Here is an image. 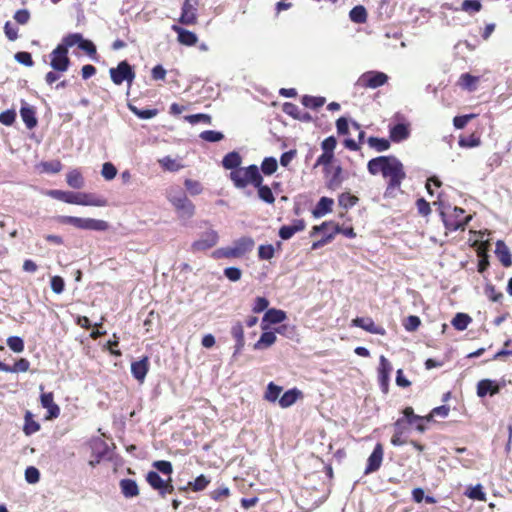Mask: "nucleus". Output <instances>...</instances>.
<instances>
[{"instance_id": "nucleus-5", "label": "nucleus", "mask_w": 512, "mask_h": 512, "mask_svg": "<svg viewBox=\"0 0 512 512\" xmlns=\"http://www.w3.org/2000/svg\"><path fill=\"white\" fill-rule=\"evenodd\" d=\"M59 221L63 224H70L76 228L83 229V230L105 231L109 227V225L106 221L93 219V218L61 216L59 218Z\"/></svg>"}, {"instance_id": "nucleus-30", "label": "nucleus", "mask_w": 512, "mask_h": 512, "mask_svg": "<svg viewBox=\"0 0 512 512\" xmlns=\"http://www.w3.org/2000/svg\"><path fill=\"white\" fill-rule=\"evenodd\" d=\"M301 395V392L297 389H291L286 391L279 399V405L282 408H288L292 406Z\"/></svg>"}, {"instance_id": "nucleus-40", "label": "nucleus", "mask_w": 512, "mask_h": 512, "mask_svg": "<svg viewBox=\"0 0 512 512\" xmlns=\"http://www.w3.org/2000/svg\"><path fill=\"white\" fill-rule=\"evenodd\" d=\"M368 144L378 152L386 151L390 147L389 140L377 137H370L368 139Z\"/></svg>"}, {"instance_id": "nucleus-32", "label": "nucleus", "mask_w": 512, "mask_h": 512, "mask_svg": "<svg viewBox=\"0 0 512 512\" xmlns=\"http://www.w3.org/2000/svg\"><path fill=\"white\" fill-rule=\"evenodd\" d=\"M40 430V424L33 420L31 412L27 411L25 414V423L23 432L30 436Z\"/></svg>"}, {"instance_id": "nucleus-48", "label": "nucleus", "mask_w": 512, "mask_h": 512, "mask_svg": "<svg viewBox=\"0 0 512 512\" xmlns=\"http://www.w3.org/2000/svg\"><path fill=\"white\" fill-rule=\"evenodd\" d=\"M101 174L106 180H112L117 175V169L112 163L106 162L102 166Z\"/></svg>"}, {"instance_id": "nucleus-39", "label": "nucleus", "mask_w": 512, "mask_h": 512, "mask_svg": "<svg viewBox=\"0 0 512 512\" xmlns=\"http://www.w3.org/2000/svg\"><path fill=\"white\" fill-rule=\"evenodd\" d=\"M350 19L355 23H364L367 19V12L363 6H355L349 13Z\"/></svg>"}, {"instance_id": "nucleus-16", "label": "nucleus", "mask_w": 512, "mask_h": 512, "mask_svg": "<svg viewBox=\"0 0 512 512\" xmlns=\"http://www.w3.org/2000/svg\"><path fill=\"white\" fill-rule=\"evenodd\" d=\"M149 370V359L144 357L139 361H135L131 364V373L133 377L143 383Z\"/></svg>"}, {"instance_id": "nucleus-41", "label": "nucleus", "mask_w": 512, "mask_h": 512, "mask_svg": "<svg viewBox=\"0 0 512 512\" xmlns=\"http://www.w3.org/2000/svg\"><path fill=\"white\" fill-rule=\"evenodd\" d=\"M278 167L277 160L274 157H266L261 164V171L265 175H272Z\"/></svg>"}, {"instance_id": "nucleus-26", "label": "nucleus", "mask_w": 512, "mask_h": 512, "mask_svg": "<svg viewBox=\"0 0 512 512\" xmlns=\"http://www.w3.org/2000/svg\"><path fill=\"white\" fill-rule=\"evenodd\" d=\"M495 253L503 266L510 267L512 265V257L510 251L502 241H498L496 243Z\"/></svg>"}, {"instance_id": "nucleus-37", "label": "nucleus", "mask_w": 512, "mask_h": 512, "mask_svg": "<svg viewBox=\"0 0 512 512\" xmlns=\"http://www.w3.org/2000/svg\"><path fill=\"white\" fill-rule=\"evenodd\" d=\"M159 164L162 168L171 172H176L183 168L181 163L169 156L161 158Z\"/></svg>"}, {"instance_id": "nucleus-34", "label": "nucleus", "mask_w": 512, "mask_h": 512, "mask_svg": "<svg viewBox=\"0 0 512 512\" xmlns=\"http://www.w3.org/2000/svg\"><path fill=\"white\" fill-rule=\"evenodd\" d=\"M254 187L257 188L258 196L262 201L268 204L274 203L275 197L270 187L263 185L262 182H260V185H254Z\"/></svg>"}, {"instance_id": "nucleus-46", "label": "nucleus", "mask_w": 512, "mask_h": 512, "mask_svg": "<svg viewBox=\"0 0 512 512\" xmlns=\"http://www.w3.org/2000/svg\"><path fill=\"white\" fill-rule=\"evenodd\" d=\"M200 138L207 142H219L224 138V135L219 131L206 130L200 133Z\"/></svg>"}, {"instance_id": "nucleus-31", "label": "nucleus", "mask_w": 512, "mask_h": 512, "mask_svg": "<svg viewBox=\"0 0 512 512\" xmlns=\"http://www.w3.org/2000/svg\"><path fill=\"white\" fill-rule=\"evenodd\" d=\"M276 335L273 332H263L259 340L254 344L255 350H262L272 346L276 342Z\"/></svg>"}, {"instance_id": "nucleus-35", "label": "nucleus", "mask_w": 512, "mask_h": 512, "mask_svg": "<svg viewBox=\"0 0 512 512\" xmlns=\"http://www.w3.org/2000/svg\"><path fill=\"white\" fill-rule=\"evenodd\" d=\"M326 102V99L324 97H316V96H309L305 95L302 97V104L306 108L310 109H317L322 107Z\"/></svg>"}, {"instance_id": "nucleus-63", "label": "nucleus", "mask_w": 512, "mask_h": 512, "mask_svg": "<svg viewBox=\"0 0 512 512\" xmlns=\"http://www.w3.org/2000/svg\"><path fill=\"white\" fill-rule=\"evenodd\" d=\"M224 275L233 282L240 280L242 272L239 268L228 267L224 270Z\"/></svg>"}, {"instance_id": "nucleus-33", "label": "nucleus", "mask_w": 512, "mask_h": 512, "mask_svg": "<svg viewBox=\"0 0 512 512\" xmlns=\"http://www.w3.org/2000/svg\"><path fill=\"white\" fill-rule=\"evenodd\" d=\"M67 184L74 189L84 187V179L78 170H72L67 174Z\"/></svg>"}, {"instance_id": "nucleus-61", "label": "nucleus", "mask_w": 512, "mask_h": 512, "mask_svg": "<svg viewBox=\"0 0 512 512\" xmlns=\"http://www.w3.org/2000/svg\"><path fill=\"white\" fill-rule=\"evenodd\" d=\"M269 306V301L265 297H257L255 299L254 305L252 307V311L254 313H260L266 310Z\"/></svg>"}, {"instance_id": "nucleus-3", "label": "nucleus", "mask_w": 512, "mask_h": 512, "mask_svg": "<svg viewBox=\"0 0 512 512\" xmlns=\"http://www.w3.org/2000/svg\"><path fill=\"white\" fill-rule=\"evenodd\" d=\"M229 178L238 189H244L248 185H260V182H263V177L258 166L254 164L232 170L229 174Z\"/></svg>"}, {"instance_id": "nucleus-23", "label": "nucleus", "mask_w": 512, "mask_h": 512, "mask_svg": "<svg viewBox=\"0 0 512 512\" xmlns=\"http://www.w3.org/2000/svg\"><path fill=\"white\" fill-rule=\"evenodd\" d=\"M179 21L184 25H192L196 22V9L190 0H185Z\"/></svg>"}, {"instance_id": "nucleus-15", "label": "nucleus", "mask_w": 512, "mask_h": 512, "mask_svg": "<svg viewBox=\"0 0 512 512\" xmlns=\"http://www.w3.org/2000/svg\"><path fill=\"white\" fill-rule=\"evenodd\" d=\"M383 460V449L381 444H377L368 458L367 467L365 469V474H370L372 472L377 471Z\"/></svg>"}, {"instance_id": "nucleus-18", "label": "nucleus", "mask_w": 512, "mask_h": 512, "mask_svg": "<svg viewBox=\"0 0 512 512\" xmlns=\"http://www.w3.org/2000/svg\"><path fill=\"white\" fill-rule=\"evenodd\" d=\"M253 247L254 240L251 237H241L240 239L236 240L231 247L233 249L231 254L235 255V257H240L251 251Z\"/></svg>"}, {"instance_id": "nucleus-49", "label": "nucleus", "mask_w": 512, "mask_h": 512, "mask_svg": "<svg viewBox=\"0 0 512 512\" xmlns=\"http://www.w3.org/2000/svg\"><path fill=\"white\" fill-rule=\"evenodd\" d=\"M184 185L187 191L193 196L200 194L203 190L202 185L195 180L186 179Z\"/></svg>"}, {"instance_id": "nucleus-22", "label": "nucleus", "mask_w": 512, "mask_h": 512, "mask_svg": "<svg viewBox=\"0 0 512 512\" xmlns=\"http://www.w3.org/2000/svg\"><path fill=\"white\" fill-rule=\"evenodd\" d=\"M305 223L301 219L295 220L291 225L282 226L279 230V236L283 240H288L297 232L304 230Z\"/></svg>"}, {"instance_id": "nucleus-50", "label": "nucleus", "mask_w": 512, "mask_h": 512, "mask_svg": "<svg viewBox=\"0 0 512 512\" xmlns=\"http://www.w3.org/2000/svg\"><path fill=\"white\" fill-rule=\"evenodd\" d=\"M274 247L270 244L260 245L258 248V256L262 260H270L274 256Z\"/></svg>"}, {"instance_id": "nucleus-1", "label": "nucleus", "mask_w": 512, "mask_h": 512, "mask_svg": "<svg viewBox=\"0 0 512 512\" xmlns=\"http://www.w3.org/2000/svg\"><path fill=\"white\" fill-rule=\"evenodd\" d=\"M371 175L381 174L387 179L385 197H395L401 191L400 187L406 178V172L402 162L395 156H379L371 159L367 164Z\"/></svg>"}, {"instance_id": "nucleus-56", "label": "nucleus", "mask_w": 512, "mask_h": 512, "mask_svg": "<svg viewBox=\"0 0 512 512\" xmlns=\"http://www.w3.org/2000/svg\"><path fill=\"white\" fill-rule=\"evenodd\" d=\"M421 321L418 316L411 315L405 319L404 327L407 331H415L420 326Z\"/></svg>"}, {"instance_id": "nucleus-9", "label": "nucleus", "mask_w": 512, "mask_h": 512, "mask_svg": "<svg viewBox=\"0 0 512 512\" xmlns=\"http://www.w3.org/2000/svg\"><path fill=\"white\" fill-rule=\"evenodd\" d=\"M70 65L68 50L66 46H57L50 53V66L57 72H66Z\"/></svg>"}, {"instance_id": "nucleus-45", "label": "nucleus", "mask_w": 512, "mask_h": 512, "mask_svg": "<svg viewBox=\"0 0 512 512\" xmlns=\"http://www.w3.org/2000/svg\"><path fill=\"white\" fill-rule=\"evenodd\" d=\"M313 230L315 232H323L328 236L330 233H333V235L338 233L339 226L333 222H324L320 226H315Z\"/></svg>"}, {"instance_id": "nucleus-60", "label": "nucleus", "mask_w": 512, "mask_h": 512, "mask_svg": "<svg viewBox=\"0 0 512 512\" xmlns=\"http://www.w3.org/2000/svg\"><path fill=\"white\" fill-rule=\"evenodd\" d=\"M43 171L48 173H58L62 169V165L59 161H50L41 163Z\"/></svg>"}, {"instance_id": "nucleus-17", "label": "nucleus", "mask_w": 512, "mask_h": 512, "mask_svg": "<svg viewBox=\"0 0 512 512\" xmlns=\"http://www.w3.org/2000/svg\"><path fill=\"white\" fill-rule=\"evenodd\" d=\"M20 115L28 129H32L37 125L36 112L33 106H30L24 100L21 101Z\"/></svg>"}, {"instance_id": "nucleus-62", "label": "nucleus", "mask_w": 512, "mask_h": 512, "mask_svg": "<svg viewBox=\"0 0 512 512\" xmlns=\"http://www.w3.org/2000/svg\"><path fill=\"white\" fill-rule=\"evenodd\" d=\"M485 295L493 302H498L503 297V294L496 291L495 287L492 285H487L485 287Z\"/></svg>"}, {"instance_id": "nucleus-11", "label": "nucleus", "mask_w": 512, "mask_h": 512, "mask_svg": "<svg viewBox=\"0 0 512 512\" xmlns=\"http://www.w3.org/2000/svg\"><path fill=\"white\" fill-rule=\"evenodd\" d=\"M404 418L406 419L407 424L412 425L419 432H424L426 430V423L431 421V415L428 416H419L416 415L413 411V408L406 407L403 410Z\"/></svg>"}, {"instance_id": "nucleus-55", "label": "nucleus", "mask_w": 512, "mask_h": 512, "mask_svg": "<svg viewBox=\"0 0 512 512\" xmlns=\"http://www.w3.org/2000/svg\"><path fill=\"white\" fill-rule=\"evenodd\" d=\"M16 118V112L14 110H6L0 113V123L6 126H10L14 123Z\"/></svg>"}, {"instance_id": "nucleus-8", "label": "nucleus", "mask_w": 512, "mask_h": 512, "mask_svg": "<svg viewBox=\"0 0 512 512\" xmlns=\"http://www.w3.org/2000/svg\"><path fill=\"white\" fill-rule=\"evenodd\" d=\"M388 81V76L379 71H368L363 73L357 80V85L363 88L376 89Z\"/></svg>"}, {"instance_id": "nucleus-52", "label": "nucleus", "mask_w": 512, "mask_h": 512, "mask_svg": "<svg viewBox=\"0 0 512 512\" xmlns=\"http://www.w3.org/2000/svg\"><path fill=\"white\" fill-rule=\"evenodd\" d=\"M209 482L210 481L204 475H200L193 482H189L188 485L192 487L194 491H202L208 486Z\"/></svg>"}, {"instance_id": "nucleus-36", "label": "nucleus", "mask_w": 512, "mask_h": 512, "mask_svg": "<svg viewBox=\"0 0 512 512\" xmlns=\"http://www.w3.org/2000/svg\"><path fill=\"white\" fill-rule=\"evenodd\" d=\"M471 322L470 316L464 313H457L452 319V325L456 330H465Z\"/></svg>"}, {"instance_id": "nucleus-13", "label": "nucleus", "mask_w": 512, "mask_h": 512, "mask_svg": "<svg viewBox=\"0 0 512 512\" xmlns=\"http://www.w3.org/2000/svg\"><path fill=\"white\" fill-rule=\"evenodd\" d=\"M41 405L47 409L48 415L46 419H55L60 414L59 406L54 403V397L51 392L42 393L40 396Z\"/></svg>"}, {"instance_id": "nucleus-38", "label": "nucleus", "mask_w": 512, "mask_h": 512, "mask_svg": "<svg viewBox=\"0 0 512 512\" xmlns=\"http://www.w3.org/2000/svg\"><path fill=\"white\" fill-rule=\"evenodd\" d=\"M146 480L148 484L154 489L159 491L160 488L163 487V484L166 482V480L162 479L158 472L156 471H149L146 475Z\"/></svg>"}, {"instance_id": "nucleus-59", "label": "nucleus", "mask_w": 512, "mask_h": 512, "mask_svg": "<svg viewBox=\"0 0 512 512\" xmlns=\"http://www.w3.org/2000/svg\"><path fill=\"white\" fill-rule=\"evenodd\" d=\"M283 111L287 114L292 116L293 118H301V110L299 107L293 103H285L283 105Z\"/></svg>"}, {"instance_id": "nucleus-64", "label": "nucleus", "mask_w": 512, "mask_h": 512, "mask_svg": "<svg viewBox=\"0 0 512 512\" xmlns=\"http://www.w3.org/2000/svg\"><path fill=\"white\" fill-rule=\"evenodd\" d=\"M4 33L11 41H15L18 38V28L13 26L9 21L5 23Z\"/></svg>"}, {"instance_id": "nucleus-6", "label": "nucleus", "mask_w": 512, "mask_h": 512, "mask_svg": "<svg viewBox=\"0 0 512 512\" xmlns=\"http://www.w3.org/2000/svg\"><path fill=\"white\" fill-rule=\"evenodd\" d=\"M442 220L447 230L456 231L464 230L470 217L464 216V210L458 207H454L451 214L441 212Z\"/></svg>"}, {"instance_id": "nucleus-4", "label": "nucleus", "mask_w": 512, "mask_h": 512, "mask_svg": "<svg viewBox=\"0 0 512 512\" xmlns=\"http://www.w3.org/2000/svg\"><path fill=\"white\" fill-rule=\"evenodd\" d=\"M166 196L178 213L179 218L190 219L194 216L195 206L180 187H170Z\"/></svg>"}, {"instance_id": "nucleus-54", "label": "nucleus", "mask_w": 512, "mask_h": 512, "mask_svg": "<svg viewBox=\"0 0 512 512\" xmlns=\"http://www.w3.org/2000/svg\"><path fill=\"white\" fill-rule=\"evenodd\" d=\"M25 479L28 483L34 484L37 483L40 479L39 470L33 466L26 468L25 470Z\"/></svg>"}, {"instance_id": "nucleus-19", "label": "nucleus", "mask_w": 512, "mask_h": 512, "mask_svg": "<svg viewBox=\"0 0 512 512\" xmlns=\"http://www.w3.org/2000/svg\"><path fill=\"white\" fill-rule=\"evenodd\" d=\"M410 136V125L408 123H398L390 127V138L393 142H401Z\"/></svg>"}, {"instance_id": "nucleus-51", "label": "nucleus", "mask_w": 512, "mask_h": 512, "mask_svg": "<svg viewBox=\"0 0 512 512\" xmlns=\"http://www.w3.org/2000/svg\"><path fill=\"white\" fill-rule=\"evenodd\" d=\"M467 496L470 499L486 501V494L483 492L482 486L480 484L472 487L467 493Z\"/></svg>"}, {"instance_id": "nucleus-14", "label": "nucleus", "mask_w": 512, "mask_h": 512, "mask_svg": "<svg viewBox=\"0 0 512 512\" xmlns=\"http://www.w3.org/2000/svg\"><path fill=\"white\" fill-rule=\"evenodd\" d=\"M352 324L372 334L383 335L385 333L384 328L377 326L370 317H357Z\"/></svg>"}, {"instance_id": "nucleus-12", "label": "nucleus", "mask_w": 512, "mask_h": 512, "mask_svg": "<svg viewBox=\"0 0 512 512\" xmlns=\"http://www.w3.org/2000/svg\"><path fill=\"white\" fill-rule=\"evenodd\" d=\"M392 371L391 363L382 355L380 356V366L378 369V378L381 389L384 393L388 392L390 373Z\"/></svg>"}, {"instance_id": "nucleus-24", "label": "nucleus", "mask_w": 512, "mask_h": 512, "mask_svg": "<svg viewBox=\"0 0 512 512\" xmlns=\"http://www.w3.org/2000/svg\"><path fill=\"white\" fill-rule=\"evenodd\" d=\"M172 29L178 35V41L186 46H193L197 43V35L191 31H188L180 26L173 25Z\"/></svg>"}, {"instance_id": "nucleus-10", "label": "nucleus", "mask_w": 512, "mask_h": 512, "mask_svg": "<svg viewBox=\"0 0 512 512\" xmlns=\"http://www.w3.org/2000/svg\"><path fill=\"white\" fill-rule=\"evenodd\" d=\"M219 240L217 231L209 228L191 245L192 252H202L214 247Z\"/></svg>"}, {"instance_id": "nucleus-2", "label": "nucleus", "mask_w": 512, "mask_h": 512, "mask_svg": "<svg viewBox=\"0 0 512 512\" xmlns=\"http://www.w3.org/2000/svg\"><path fill=\"white\" fill-rule=\"evenodd\" d=\"M46 195L69 204H76L82 206L104 207L107 204L105 199L95 197L94 195L87 193H74L65 192L62 190H49L46 192Z\"/></svg>"}, {"instance_id": "nucleus-42", "label": "nucleus", "mask_w": 512, "mask_h": 512, "mask_svg": "<svg viewBox=\"0 0 512 512\" xmlns=\"http://www.w3.org/2000/svg\"><path fill=\"white\" fill-rule=\"evenodd\" d=\"M281 392L282 387L277 386L273 382H271L267 386V390L265 392V399L269 402H275L278 399Z\"/></svg>"}, {"instance_id": "nucleus-44", "label": "nucleus", "mask_w": 512, "mask_h": 512, "mask_svg": "<svg viewBox=\"0 0 512 512\" xmlns=\"http://www.w3.org/2000/svg\"><path fill=\"white\" fill-rule=\"evenodd\" d=\"M82 39L83 37L79 33L69 34L63 38L62 43L59 44V46H66V49L68 50L69 47H73L74 45L79 46Z\"/></svg>"}, {"instance_id": "nucleus-7", "label": "nucleus", "mask_w": 512, "mask_h": 512, "mask_svg": "<svg viewBox=\"0 0 512 512\" xmlns=\"http://www.w3.org/2000/svg\"><path fill=\"white\" fill-rule=\"evenodd\" d=\"M111 80L116 85H121L124 81L131 84L135 78V73L127 61H122L117 67L109 70Z\"/></svg>"}, {"instance_id": "nucleus-20", "label": "nucleus", "mask_w": 512, "mask_h": 512, "mask_svg": "<svg viewBox=\"0 0 512 512\" xmlns=\"http://www.w3.org/2000/svg\"><path fill=\"white\" fill-rule=\"evenodd\" d=\"M500 388L496 381L490 379L480 380L477 384V395L484 397L487 394L493 396L499 392Z\"/></svg>"}, {"instance_id": "nucleus-43", "label": "nucleus", "mask_w": 512, "mask_h": 512, "mask_svg": "<svg viewBox=\"0 0 512 512\" xmlns=\"http://www.w3.org/2000/svg\"><path fill=\"white\" fill-rule=\"evenodd\" d=\"M7 346L15 353H21L24 350V341L18 336H10L7 339Z\"/></svg>"}, {"instance_id": "nucleus-57", "label": "nucleus", "mask_w": 512, "mask_h": 512, "mask_svg": "<svg viewBox=\"0 0 512 512\" xmlns=\"http://www.w3.org/2000/svg\"><path fill=\"white\" fill-rule=\"evenodd\" d=\"M65 283L62 277L53 276L51 278V289L56 294H61L64 291Z\"/></svg>"}, {"instance_id": "nucleus-28", "label": "nucleus", "mask_w": 512, "mask_h": 512, "mask_svg": "<svg viewBox=\"0 0 512 512\" xmlns=\"http://www.w3.org/2000/svg\"><path fill=\"white\" fill-rule=\"evenodd\" d=\"M242 163V158L239 153L233 151L226 154L222 160V165L225 169L235 170L239 169Z\"/></svg>"}, {"instance_id": "nucleus-47", "label": "nucleus", "mask_w": 512, "mask_h": 512, "mask_svg": "<svg viewBox=\"0 0 512 512\" xmlns=\"http://www.w3.org/2000/svg\"><path fill=\"white\" fill-rule=\"evenodd\" d=\"M152 465L157 470L156 472H161L162 474L168 475V477H170L173 471L172 464L169 461L159 460L155 461Z\"/></svg>"}, {"instance_id": "nucleus-21", "label": "nucleus", "mask_w": 512, "mask_h": 512, "mask_svg": "<svg viewBox=\"0 0 512 512\" xmlns=\"http://www.w3.org/2000/svg\"><path fill=\"white\" fill-rule=\"evenodd\" d=\"M286 319V313L283 310L278 309H269L266 311V313L263 316L262 319V329L266 330L268 328L265 323L268 324H278L283 322Z\"/></svg>"}, {"instance_id": "nucleus-27", "label": "nucleus", "mask_w": 512, "mask_h": 512, "mask_svg": "<svg viewBox=\"0 0 512 512\" xmlns=\"http://www.w3.org/2000/svg\"><path fill=\"white\" fill-rule=\"evenodd\" d=\"M120 489L126 498H132L139 494L138 485L132 479H122L120 481Z\"/></svg>"}, {"instance_id": "nucleus-29", "label": "nucleus", "mask_w": 512, "mask_h": 512, "mask_svg": "<svg viewBox=\"0 0 512 512\" xmlns=\"http://www.w3.org/2000/svg\"><path fill=\"white\" fill-rule=\"evenodd\" d=\"M478 82L479 77L473 76L469 73H464L459 78V85L469 92H473L477 89Z\"/></svg>"}, {"instance_id": "nucleus-58", "label": "nucleus", "mask_w": 512, "mask_h": 512, "mask_svg": "<svg viewBox=\"0 0 512 512\" xmlns=\"http://www.w3.org/2000/svg\"><path fill=\"white\" fill-rule=\"evenodd\" d=\"M358 198L356 196L350 195L349 193H343L339 197V204L345 208L354 206Z\"/></svg>"}, {"instance_id": "nucleus-53", "label": "nucleus", "mask_w": 512, "mask_h": 512, "mask_svg": "<svg viewBox=\"0 0 512 512\" xmlns=\"http://www.w3.org/2000/svg\"><path fill=\"white\" fill-rule=\"evenodd\" d=\"M481 3L479 0H464L462 3V10L465 12H479L481 10Z\"/></svg>"}, {"instance_id": "nucleus-25", "label": "nucleus", "mask_w": 512, "mask_h": 512, "mask_svg": "<svg viewBox=\"0 0 512 512\" xmlns=\"http://www.w3.org/2000/svg\"><path fill=\"white\" fill-rule=\"evenodd\" d=\"M334 204L333 199L328 197H322L318 201L315 209L313 210V215L316 218L323 217L327 213H329L332 210V206Z\"/></svg>"}]
</instances>
